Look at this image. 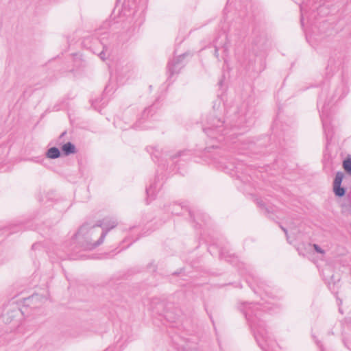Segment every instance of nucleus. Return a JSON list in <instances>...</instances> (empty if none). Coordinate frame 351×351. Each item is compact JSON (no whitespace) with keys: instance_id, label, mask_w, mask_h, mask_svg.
Returning <instances> with one entry per match:
<instances>
[{"instance_id":"a211bd4d","label":"nucleus","mask_w":351,"mask_h":351,"mask_svg":"<svg viewBox=\"0 0 351 351\" xmlns=\"http://www.w3.org/2000/svg\"><path fill=\"white\" fill-rule=\"evenodd\" d=\"M184 65L179 64V62H176L173 59L170 60L167 64V71L171 77L173 75L177 74L180 72Z\"/></svg>"},{"instance_id":"0eeeda50","label":"nucleus","mask_w":351,"mask_h":351,"mask_svg":"<svg viewBox=\"0 0 351 351\" xmlns=\"http://www.w3.org/2000/svg\"><path fill=\"white\" fill-rule=\"evenodd\" d=\"M228 36L225 32L219 34L213 41V45L215 47V56L219 59V51L222 50V52L224 56H228V45L227 43Z\"/></svg>"},{"instance_id":"412c9836","label":"nucleus","mask_w":351,"mask_h":351,"mask_svg":"<svg viewBox=\"0 0 351 351\" xmlns=\"http://www.w3.org/2000/svg\"><path fill=\"white\" fill-rule=\"evenodd\" d=\"M256 203L257 206L264 212V214L269 215L274 211V208L271 206L266 205L262 199H256Z\"/></svg>"},{"instance_id":"f3484780","label":"nucleus","mask_w":351,"mask_h":351,"mask_svg":"<svg viewBox=\"0 0 351 351\" xmlns=\"http://www.w3.org/2000/svg\"><path fill=\"white\" fill-rule=\"evenodd\" d=\"M341 207L343 214L351 215V189L348 191L346 197L341 204Z\"/></svg>"},{"instance_id":"423d86ee","label":"nucleus","mask_w":351,"mask_h":351,"mask_svg":"<svg viewBox=\"0 0 351 351\" xmlns=\"http://www.w3.org/2000/svg\"><path fill=\"white\" fill-rule=\"evenodd\" d=\"M343 55L341 52L334 51L330 55L326 68L327 75L332 73L339 69L343 63Z\"/></svg>"},{"instance_id":"20e7f679","label":"nucleus","mask_w":351,"mask_h":351,"mask_svg":"<svg viewBox=\"0 0 351 351\" xmlns=\"http://www.w3.org/2000/svg\"><path fill=\"white\" fill-rule=\"evenodd\" d=\"M117 226V222L108 218L99 220L95 224L84 223L73 237L78 240L85 250H92L104 243L108 232Z\"/></svg>"},{"instance_id":"6ab92c4d","label":"nucleus","mask_w":351,"mask_h":351,"mask_svg":"<svg viewBox=\"0 0 351 351\" xmlns=\"http://www.w3.org/2000/svg\"><path fill=\"white\" fill-rule=\"evenodd\" d=\"M61 152L64 156H68L71 154H75L77 152V149L73 143L69 141L62 145Z\"/></svg>"},{"instance_id":"cd10ccee","label":"nucleus","mask_w":351,"mask_h":351,"mask_svg":"<svg viewBox=\"0 0 351 351\" xmlns=\"http://www.w3.org/2000/svg\"><path fill=\"white\" fill-rule=\"evenodd\" d=\"M314 250L319 254H324L325 253V251L317 244L314 243L313 245Z\"/></svg>"},{"instance_id":"e433bc0d","label":"nucleus","mask_w":351,"mask_h":351,"mask_svg":"<svg viewBox=\"0 0 351 351\" xmlns=\"http://www.w3.org/2000/svg\"><path fill=\"white\" fill-rule=\"evenodd\" d=\"M39 245H40V244H39V243H34V244L32 245V250H35V249H36V248H37V247H38Z\"/></svg>"},{"instance_id":"f03ea898","label":"nucleus","mask_w":351,"mask_h":351,"mask_svg":"<svg viewBox=\"0 0 351 351\" xmlns=\"http://www.w3.org/2000/svg\"><path fill=\"white\" fill-rule=\"evenodd\" d=\"M252 289L256 294L261 296L263 301L265 300V302H243L238 306V309L244 314L259 347L263 351H267L271 339L265 328V312L271 310L272 308L265 304H271L269 300H274L275 295L270 291V287L263 280H258L257 282V289L253 288Z\"/></svg>"},{"instance_id":"ddd939ff","label":"nucleus","mask_w":351,"mask_h":351,"mask_svg":"<svg viewBox=\"0 0 351 351\" xmlns=\"http://www.w3.org/2000/svg\"><path fill=\"white\" fill-rule=\"evenodd\" d=\"M219 258L224 259L234 265H237L239 262V258L234 254L230 253L226 248H221L219 250Z\"/></svg>"},{"instance_id":"9d476101","label":"nucleus","mask_w":351,"mask_h":351,"mask_svg":"<svg viewBox=\"0 0 351 351\" xmlns=\"http://www.w3.org/2000/svg\"><path fill=\"white\" fill-rule=\"evenodd\" d=\"M162 186V184L159 183L158 176H156L154 182L146 188V202L147 204L149 203V202L154 200L156 198V193L160 189Z\"/></svg>"},{"instance_id":"473e14b6","label":"nucleus","mask_w":351,"mask_h":351,"mask_svg":"<svg viewBox=\"0 0 351 351\" xmlns=\"http://www.w3.org/2000/svg\"><path fill=\"white\" fill-rule=\"evenodd\" d=\"M223 78H224V77L222 76L221 79L219 81V82L217 84L218 86H219V88H222L223 86V83H224Z\"/></svg>"},{"instance_id":"39448f33","label":"nucleus","mask_w":351,"mask_h":351,"mask_svg":"<svg viewBox=\"0 0 351 351\" xmlns=\"http://www.w3.org/2000/svg\"><path fill=\"white\" fill-rule=\"evenodd\" d=\"M166 210L176 215H184V213H186L195 229L202 228L203 224L206 223L208 219V217L205 213L199 210H191L187 205L173 204L166 208Z\"/></svg>"},{"instance_id":"37998d69","label":"nucleus","mask_w":351,"mask_h":351,"mask_svg":"<svg viewBox=\"0 0 351 351\" xmlns=\"http://www.w3.org/2000/svg\"><path fill=\"white\" fill-rule=\"evenodd\" d=\"M211 157H212L213 159H216V157H215V155L211 156Z\"/></svg>"},{"instance_id":"f257e3e1","label":"nucleus","mask_w":351,"mask_h":351,"mask_svg":"<svg viewBox=\"0 0 351 351\" xmlns=\"http://www.w3.org/2000/svg\"><path fill=\"white\" fill-rule=\"evenodd\" d=\"M258 117L256 109L243 102L234 112V114L228 121L218 118L215 113H210L206 119L207 127L203 128L204 132L210 138V144L204 148L205 153H210L211 149H219V144L224 140V136L230 128H247L252 126Z\"/></svg>"},{"instance_id":"2eb2a0df","label":"nucleus","mask_w":351,"mask_h":351,"mask_svg":"<svg viewBox=\"0 0 351 351\" xmlns=\"http://www.w3.org/2000/svg\"><path fill=\"white\" fill-rule=\"evenodd\" d=\"M107 32L101 33L100 30H98L96 35L98 36L101 44L103 45V50L99 53V56L102 60H105L107 58L106 53L108 52V46L104 43V40L106 38Z\"/></svg>"},{"instance_id":"2f4dec72","label":"nucleus","mask_w":351,"mask_h":351,"mask_svg":"<svg viewBox=\"0 0 351 351\" xmlns=\"http://www.w3.org/2000/svg\"><path fill=\"white\" fill-rule=\"evenodd\" d=\"M147 268L148 269H152L153 271H156V266L154 264L153 262L150 263L149 264H148Z\"/></svg>"},{"instance_id":"c85d7f7f","label":"nucleus","mask_w":351,"mask_h":351,"mask_svg":"<svg viewBox=\"0 0 351 351\" xmlns=\"http://www.w3.org/2000/svg\"><path fill=\"white\" fill-rule=\"evenodd\" d=\"M279 224V227L282 229V230L285 232V236H286V238H287V241H289V234H288V231L287 230V228H285V227H283L280 223H278Z\"/></svg>"},{"instance_id":"58836bf2","label":"nucleus","mask_w":351,"mask_h":351,"mask_svg":"<svg viewBox=\"0 0 351 351\" xmlns=\"http://www.w3.org/2000/svg\"><path fill=\"white\" fill-rule=\"evenodd\" d=\"M113 350V348H107L105 351H112Z\"/></svg>"},{"instance_id":"aec40b11","label":"nucleus","mask_w":351,"mask_h":351,"mask_svg":"<svg viewBox=\"0 0 351 351\" xmlns=\"http://www.w3.org/2000/svg\"><path fill=\"white\" fill-rule=\"evenodd\" d=\"M190 151L189 150H182L178 152L176 154L171 155L169 156L171 160L176 163V165H178V163L180 160H177L178 158L187 157L184 159H181L180 160H186L190 156Z\"/></svg>"},{"instance_id":"f8f14e48","label":"nucleus","mask_w":351,"mask_h":351,"mask_svg":"<svg viewBox=\"0 0 351 351\" xmlns=\"http://www.w3.org/2000/svg\"><path fill=\"white\" fill-rule=\"evenodd\" d=\"M25 311L14 306L13 308L8 311L5 313L3 314V319L6 323L12 322L15 318L19 317V315L25 314Z\"/></svg>"},{"instance_id":"dca6fc26","label":"nucleus","mask_w":351,"mask_h":351,"mask_svg":"<svg viewBox=\"0 0 351 351\" xmlns=\"http://www.w3.org/2000/svg\"><path fill=\"white\" fill-rule=\"evenodd\" d=\"M147 152L150 154L154 162H160L162 160L163 153L156 147H147Z\"/></svg>"},{"instance_id":"f704fd0d","label":"nucleus","mask_w":351,"mask_h":351,"mask_svg":"<svg viewBox=\"0 0 351 351\" xmlns=\"http://www.w3.org/2000/svg\"><path fill=\"white\" fill-rule=\"evenodd\" d=\"M182 271H183V269H180L178 271L173 272L172 274V275L173 276H177V275H179V274H182Z\"/></svg>"},{"instance_id":"bb28decb","label":"nucleus","mask_w":351,"mask_h":351,"mask_svg":"<svg viewBox=\"0 0 351 351\" xmlns=\"http://www.w3.org/2000/svg\"><path fill=\"white\" fill-rule=\"evenodd\" d=\"M186 53H184L178 56V57L174 58L173 60H176V62H179V64H180L181 65H184L183 60H184V58L186 57Z\"/></svg>"},{"instance_id":"6e6552de","label":"nucleus","mask_w":351,"mask_h":351,"mask_svg":"<svg viewBox=\"0 0 351 351\" xmlns=\"http://www.w3.org/2000/svg\"><path fill=\"white\" fill-rule=\"evenodd\" d=\"M344 177L345 175L342 171H338L334 178L332 189L335 195L337 197H343L346 194V188L341 186Z\"/></svg>"},{"instance_id":"4468645a","label":"nucleus","mask_w":351,"mask_h":351,"mask_svg":"<svg viewBox=\"0 0 351 351\" xmlns=\"http://www.w3.org/2000/svg\"><path fill=\"white\" fill-rule=\"evenodd\" d=\"M156 112V108L154 105H152L148 108H146L142 112L141 117L136 121L135 124L131 126V128L137 129L140 128L141 123L148 118L149 116H152Z\"/></svg>"},{"instance_id":"5701e85b","label":"nucleus","mask_w":351,"mask_h":351,"mask_svg":"<svg viewBox=\"0 0 351 351\" xmlns=\"http://www.w3.org/2000/svg\"><path fill=\"white\" fill-rule=\"evenodd\" d=\"M343 167L345 171L351 176V156L346 158L343 162Z\"/></svg>"},{"instance_id":"a878e982","label":"nucleus","mask_w":351,"mask_h":351,"mask_svg":"<svg viewBox=\"0 0 351 351\" xmlns=\"http://www.w3.org/2000/svg\"><path fill=\"white\" fill-rule=\"evenodd\" d=\"M21 228L24 229H30V230H36L38 228L34 226L31 221H27L25 224L21 223L19 225Z\"/></svg>"},{"instance_id":"a18cd8bd","label":"nucleus","mask_w":351,"mask_h":351,"mask_svg":"<svg viewBox=\"0 0 351 351\" xmlns=\"http://www.w3.org/2000/svg\"><path fill=\"white\" fill-rule=\"evenodd\" d=\"M279 146L280 147H282V143L280 142H279Z\"/></svg>"},{"instance_id":"c756f323","label":"nucleus","mask_w":351,"mask_h":351,"mask_svg":"<svg viewBox=\"0 0 351 351\" xmlns=\"http://www.w3.org/2000/svg\"><path fill=\"white\" fill-rule=\"evenodd\" d=\"M304 4H305V3L303 1L302 3L300 5V10H301V12H302L300 21H301V23H302V25H303V19H304L302 12H303V10L304 9Z\"/></svg>"},{"instance_id":"c9c22d12","label":"nucleus","mask_w":351,"mask_h":351,"mask_svg":"<svg viewBox=\"0 0 351 351\" xmlns=\"http://www.w3.org/2000/svg\"><path fill=\"white\" fill-rule=\"evenodd\" d=\"M204 308H205V310H206V311L207 312V314L208 315V316H209L210 319H211L212 322L213 323V320L212 315H211V314H210V313L208 312L207 308H206V305H204Z\"/></svg>"},{"instance_id":"b1692460","label":"nucleus","mask_w":351,"mask_h":351,"mask_svg":"<svg viewBox=\"0 0 351 351\" xmlns=\"http://www.w3.org/2000/svg\"><path fill=\"white\" fill-rule=\"evenodd\" d=\"M257 63H258V67L253 69V71L256 74H259L262 71H263L264 69H265V63L264 60L261 58L258 59Z\"/></svg>"},{"instance_id":"4be33fe9","label":"nucleus","mask_w":351,"mask_h":351,"mask_svg":"<svg viewBox=\"0 0 351 351\" xmlns=\"http://www.w3.org/2000/svg\"><path fill=\"white\" fill-rule=\"evenodd\" d=\"M45 156L49 159H57L61 156V151L57 147H51L47 150Z\"/></svg>"},{"instance_id":"c03bdc74","label":"nucleus","mask_w":351,"mask_h":351,"mask_svg":"<svg viewBox=\"0 0 351 351\" xmlns=\"http://www.w3.org/2000/svg\"><path fill=\"white\" fill-rule=\"evenodd\" d=\"M95 103H97V100H95V101L93 102V104L94 105Z\"/></svg>"},{"instance_id":"7ed1b4c3","label":"nucleus","mask_w":351,"mask_h":351,"mask_svg":"<svg viewBox=\"0 0 351 351\" xmlns=\"http://www.w3.org/2000/svg\"><path fill=\"white\" fill-rule=\"evenodd\" d=\"M349 92L347 79L343 75L341 79L332 82L325 80L322 84V91L318 96L317 108L320 113L323 129L327 139L329 136V125L324 120L328 117L330 108L344 98Z\"/></svg>"},{"instance_id":"49530a36","label":"nucleus","mask_w":351,"mask_h":351,"mask_svg":"<svg viewBox=\"0 0 351 351\" xmlns=\"http://www.w3.org/2000/svg\"><path fill=\"white\" fill-rule=\"evenodd\" d=\"M121 0H117V1H120Z\"/></svg>"},{"instance_id":"ea45409f","label":"nucleus","mask_w":351,"mask_h":351,"mask_svg":"<svg viewBox=\"0 0 351 351\" xmlns=\"http://www.w3.org/2000/svg\"><path fill=\"white\" fill-rule=\"evenodd\" d=\"M337 300H339V302L338 303L339 305L341 304V300L339 299V298L337 296Z\"/></svg>"},{"instance_id":"9b49d317","label":"nucleus","mask_w":351,"mask_h":351,"mask_svg":"<svg viewBox=\"0 0 351 351\" xmlns=\"http://www.w3.org/2000/svg\"><path fill=\"white\" fill-rule=\"evenodd\" d=\"M339 282H340V275L338 273L332 274L328 276V279L327 281L328 288L331 291V292L337 295L339 291Z\"/></svg>"},{"instance_id":"4c0bfd02","label":"nucleus","mask_w":351,"mask_h":351,"mask_svg":"<svg viewBox=\"0 0 351 351\" xmlns=\"http://www.w3.org/2000/svg\"><path fill=\"white\" fill-rule=\"evenodd\" d=\"M66 132H62L60 136H59V141L62 138L64 137V135L66 134Z\"/></svg>"},{"instance_id":"7c9ffc66","label":"nucleus","mask_w":351,"mask_h":351,"mask_svg":"<svg viewBox=\"0 0 351 351\" xmlns=\"http://www.w3.org/2000/svg\"><path fill=\"white\" fill-rule=\"evenodd\" d=\"M165 317L169 322H175L176 317H171L168 312L165 315Z\"/></svg>"},{"instance_id":"72a5a7b5","label":"nucleus","mask_w":351,"mask_h":351,"mask_svg":"<svg viewBox=\"0 0 351 351\" xmlns=\"http://www.w3.org/2000/svg\"><path fill=\"white\" fill-rule=\"evenodd\" d=\"M313 338L315 341L316 344L321 348V350L323 351L322 345L321 344L320 341L315 339V337L313 336Z\"/></svg>"},{"instance_id":"79ce46f5","label":"nucleus","mask_w":351,"mask_h":351,"mask_svg":"<svg viewBox=\"0 0 351 351\" xmlns=\"http://www.w3.org/2000/svg\"><path fill=\"white\" fill-rule=\"evenodd\" d=\"M119 346V342H117V343L116 344V347ZM122 346L120 345L119 347L121 348Z\"/></svg>"},{"instance_id":"a19ab883","label":"nucleus","mask_w":351,"mask_h":351,"mask_svg":"<svg viewBox=\"0 0 351 351\" xmlns=\"http://www.w3.org/2000/svg\"><path fill=\"white\" fill-rule=\"evenodd\" d=\"M289 243H291V238L289 236V241H288Z\"/></svg>"},{"instance_id":"1a4fd4ad","label":"nucleus","mask_w":351,"mask_h":351,"mask_svg":"<svg viewBox=\"0 0 351 351\" xmlns=\"http://www.w3.org/2000/svg\"><path fill=\"white\" fill-rule=\"evenodd\" d=\"M45 300H46V298L43 295L34 293L23 299V306L24 308L29 307L31 308H36Z\"/></svg>"},{"instance_id":"393cba45","label":"nucleus","mask_w":351,"mask_h":351,"mask_svg":"<svg viewBox=\"0 0 351 351\" xmlns=\"http://www.w3.org/2000/svg\"><path fill=\"white\" fill-rule=\"evenodd\" d=\"M54 197H55L54 192H53V191L47 192L46 194H45L44 197H42L41 198L39 199V201L44 202L45 201L44 199H46V201H53L54 199Z\"/></svg>"}]
</instances>
